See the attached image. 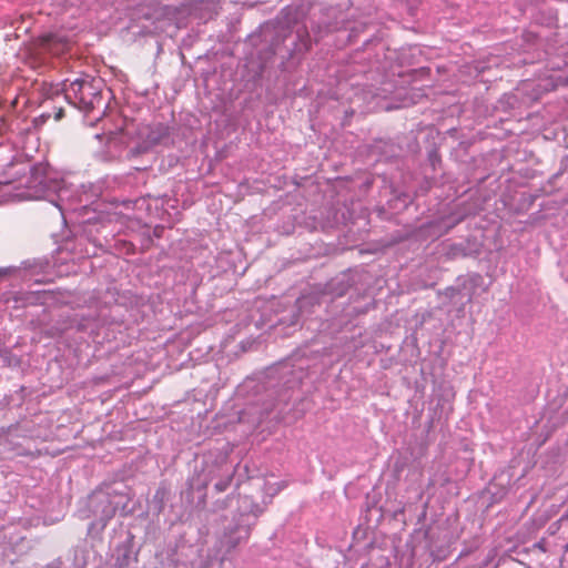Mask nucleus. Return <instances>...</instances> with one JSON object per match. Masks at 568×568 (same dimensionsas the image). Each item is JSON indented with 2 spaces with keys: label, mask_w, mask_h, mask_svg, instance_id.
I'll use <instances>...</instances> for the list:
<instances>
[{
  "label": "nucleus",
  "mask_w": 568,
  "mask_h": 568,
  "mask_svg": "<svg viewBox=\"0 0 568 568\" xmlns=\"http://www.w3.org/2000/svg\"><path fill=\"white\" fill-rule=\"evenodd\" d=\"M67 99L80 110L89 113L102 100L99 87L94 80L75 79L65 88Z\"/></svg>",
  "instance_id": "f257e3e1"
},
{
  "label": "nucleus",
  "mask_w": 568,
  "mask_h": 568,
  "mask_svg": "<svg viewBox=\"0 0 568 568\" xmlns=\"http://www.w3.org/2000/svg\"><path fill=\"white\" fill-rule=\"evenodd\" d=\"M43 45L52 54H60L69 49L68 42L55 36H48L43 38Z\"/></svg>",
  "instance_id": "f03ea898"
},
{
  "label": "nucleus",
  "mask_w": 568,
  "mask_h": 568,
  "mask_svg": "<svg viewBox=\"0 0 568 568\" xmlns=\"http://www.w3.org/2000/svg\"><path fill=\"white\" fill-rule=\"evenodd\" d=\"M63 116H64L63 108L57 109L55 112H54V115H53L54 120L55 121H60Z\"/></svg>",
  "instance_id": "7ed1b4c3"
},
{
  "label": "nucleus",
  "mask_w": 568,
  "mask_h": 568,
  "mask_svg": "<svg viewBox=\"0 0 568 568\" xmlns=\"http://www.w3.org/2000/svg\"><path fill=\"white\" fill-rule=\"evenodd\" d=\"M216 488L222 491L224 489V487L222 485H216Z\"/></svg>",
  "instance_id": "20e7f679"
}]
</instances>
